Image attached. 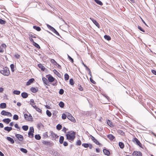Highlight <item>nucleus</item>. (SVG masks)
Segmentation results:
<instances>
[{"label": "nucleus", "mask_w": 156, "mask_h": 156, "mask_svg": "<svg viewBox=\"0 0 156 156\" xmlns=\"http://www.w3.org/2000/svg\"><path fill=\"white\" fill-rule=\"evenodd\" d=\"M75 133L73 131L69 132L66 135L67 139L69 140H73L75 138Z\"/></svg>", "instance_id": "obj_1"}, {"label": "nucleus", "mask_w": 156, "mask_h": 156, "mask_svg": "<svg viewBox=\"0 0 156 156\" xmlns=\"http://www.w3.org/2000/svg\"><path fill=\"white\" fill-rule=\"evenodd\" d=\"M0 73L2 74L5 76H8L10 74V71L9 69L7 67H5L1 70Z\"/></svg>", "instance_id": "obj_2"}, {"label": "nucleus", "mask_w": 156, "mask_h": 156, "mask_svg": "<svg viewBox=\"0 0 156 156\" xmlns=\"http://www.w3.org/2000/svg\"><path fill=\"white\" fill-rule=\"evenodd\" d=\"M1 114L2 115L7 116L9 117H11L12 116L11 113L7 112L5 110H3Z\"/></svg>", "instance_id": "obj_3"}, {"label": "nucleus", "mask_w": 156, "mask_h": 156, "mask_svg": "<svg viewBox=\"0 0 156 156\" xmlns=\"http://www.w3.org/2000/svg\"><path fill=\"white\" fill-rule=\"evenodd\" d=\"M67 118L69 119L73 122H76V120L74 118L72 115L71 114L69 113H68Z\"/></svg>", "instance_id": "obj_4"}, {"label": "nucleus", "mask_w": 156, "mask_h": 156, "mask_svg": "<svg viewBox=\"0 0 156 156\" xmlns=\"http://www.w3.org/2000/svg\"><path fill=\"white\" fill-rule=\"evenodd\" d=\"M132 155L133 156H142V154L140 151H135L133 152Z\"/></svg>", "instance_id": "obj_5"}, {"label": "nucleus", "mask_w": 156, "mask_h": 156, "mask_svg": "<svg viewBox=\"0 0 156 156\" xmlns=\"http://www.w3.org/2000/svg\"><path fill=\"white\" fill-rule=\"evenodd\" d=\"M16 137L20 141H22L23 139V136L19 134H16L15 135Z\"/></svg>", "instance_id": "obj_6"}, {"label": "nucleus", "mask_w": 156, "mask_h": 156, "mask_svg": "<svg viewBox=\"0 0 156 156\" xmlns=\"http://www.w3.org/2000/svg\"><path fill=\"white\" fill-rule=\"evenodd\" d=\"M133 141L134 143H136L137 144L140 146L141 144L140 142V141L136 138H134L133 139Z\"/></svg>", "instance_id": "obj_7"}, {"label": "nucleus", "mask_w": 156, "mask_h": 156, "mask_svg": "<svg viewBox=\"0 0 156 156\" xmlns=\"http://www.w3.org/2000/svg\"><path fill=\"white\" fill-rule=\"evenodd\" d=\"M30 104L34 108L36 106L34 100L33 99L30 100Z\"/></svg>", "instance_id": "obj_8"}, {"label": "nucleus", "mask_w": 156, "mask_h": 156, "mask_svg": "<svg viewBox=\"0 0 156 156\" xmlns=\"http://www.w3.org/2000/svg\"><path fill=\"white\" fill-rule=\"evenodd\" d=\"M48 79L49 81L50 82H54L56 80L51 75L48 76Z\"/></svg>", "instance_id": "obj_9"}, {"label": "nucleus", "mask_w": 156, "mask_h": 156, "mask_svg": "<svg viewBox=\"0 0 156 156\" xmlns=\"http://www.w3.org/2000/svg\"><path fill=\"white\" fill-rule=\"evenodd\" d=\"M90 19L94 23L97 27L98 28H99L100 26L99 23L96 21V20L93 19L91 18Z\"/></svg>", "instance_id": "obj_10"}, {"label": "nucleus", "mask_w": 156, "mask_h": 156, "mask_svg": "<svg viewBox=\"0 0 156 156\" xmlns=\"http://www.w3.org/2000/svg\"><path fill=\"white\" fill-rule=\"evenodd\" d=\"M34 80L33 78H32L31 79H30L28 81L27 83V85L28 86L30 85L34 81Z\"/></svg>", "instance_id": "obj_11"}, {"label": "nucleus", "mask_w": 156, "mask_h": 156, "mask_svg": "<svg viewBox=\"0 0 156 156\" xmlns=\"http://www.w3.org/2000/svg\"><path fill=\"white\" fill-rule=\"evenodd\" d=\"M103 152L105 154V155H106L108 156V155H109V154H110V153L109 151L108 150H107L106 149H104L103 150Z\"/></svg>", "instance_id": "obj_12"}, {"label": "nucleus", "mask_w": 156, "mask_h": 156, "mask_svg": "<svg viewBox=\"0 0 156 156\" xmlns=\"http://www.w3.org/2000/svg\"><path fill=\"white\" fill-rule=\"evenodd\" d=\"M7 139L9 141H10L11 143L13 144L14 143V140L12 138H11L10 137H6Z\"/></svg>", "instance_id": "obj_13"}, {"label": "nucleus", "mask_w": 156, "mask_h": 156, "mask_svg": "<svg viewBox=\"0 0 156 156\" xmlns=\"http://www.w3.org/2000/svg\"><path fill=\"white\" fill-rule=\"evenodd\" d=\"M21 96L23 98H26L28 97V95L27 93L23 92L21 94Z\"/></svg>", "instance_id": "obj_14"}, {"label": "nucleus", "mask_w": 156, "mask_h": 156, "mask_svg": "<svg viewBox=\"0 0 156 156\" xmlns=\"http://www.w3.org/2000/svg\"><path fill=\"white\" fill-rule=\"evenodd\" d=\"M6 107V105L5 103H2L0 105V108H4Z\"/></svg>", "instance_id": "obj_15"}, {"label": "nucleus", "mask_w": 156, "mask_h": 156, "mask_svg": "<svg viewBox=\"0 0 156 156\" xmlns=\"http://www.w3.org/2000/svg\"><path fill=\"white\" fill-rule=\"evenodd\" d=\"M3 121L5 123L8 124L11 121V120L9 118L5 119L3 120Z\"/></svg>", "instance_id": "obj_16"}, {"label": "nucleus", "mask_w": 156, "mask_h": 156, "mask_svg": "<svg viewBox=\"0 0 156 156\" xmlns=\"http://www.w3.org/2000/svg\"><path fill=\"white\" fill-rule=\"evenodd\" d=\"M4 129L8 132H9L12 129V128L11 127L7 126L4 127Z\"/></svg>", "instance_id": "obj_17"}, {"label": "nucleus", "mask_w": 156, "mask_h": 156, "mask_svg": "<svg viewBox=\"0 0 156 156\" xmlns=\"http://www.w3.org/2000/svg\"><path fill=\"white\" fill-rule=\"evenodd\" d=\"M91 139L95 144L98 145L99 144V142L94 137L92 136Z\"/></svg>", "instance_id": "obj_18"}, {"label": "nucleus", "mask_w": 156, "mask_h": 156, "mask_svg": "<svg viewBox=\"0 0 156 156\" xmlns=\"http://www.w3.org/2000/svg\"><path fill=\"white\" fill-rule=\"evenodd\" d=\"M107 136L111 140H113L115 138V137L112 134H109Z\"/></svg>", "instance_id": "obj_19"}, {"label": "nucleus", "mask_w": 156, "mask_h": 156, "mask_svg": "<svg viewBox=\"0 0 156 156\" xmlns=\"http://www.w3.org/2000/svg\"><path fill=\"white\" fill-rule=\"evenodd\" d=\"M42 79L44 83L46 85H48V82L47 79L45 77H43L42 78Z\"/></svg>", "instance_id": "obj_20"}, {"label": "nucleus", "mask_w": 156, "mask_h": 156, "mask_svg": "<svg viewBox=\"0 0 156 156\" xmlns=\"http://www.w3.org/2000/svg\"><path fill=\"white\" fill-rule=\"evenodd\" d=\"M64 140V137L63 136H61L59 138V142L60 144H62L63 143Z\"/></svg>", "instance_id": "obj_21"}, {"label": "nucleus", "mask_w": 156, "mask_h": 156, "mask_svg": "<svg viewBox=\"0 0 156 156\" xmlns=\"http://www.w3.org/2000/svg\"><path fill=\"white\" fill-rule=\"evenodd\" d=\"M38 67L41 68L42 70L44 71L45 69L44 67L41 64H39L38 65Z\"/></svg>", "instance_id": "obj_22"}, {"label": "nucleus", "mask_w": 156, "mask_h": 156, "mask_svg": "<svg viewBox=\"0 0 156 156\" xmlns=\"http://www.w3.org/2000/svg\"><path fill=\"white\" fill-rule=\"evenodd\" d=\"M95 2L98 4L102 5H103L102 3L99 0H94Z\"/></svg>", "instance_id": "obj_23"}, {"label": "nucleus", "mask_w": 156, "mask_h": 156, "mask_svg": "<svg viewBox=\"0 0 156 156\" xmlns=\"http://www.w3.org/2000/svg\"><path fill=\"white\" fill-rule=\"evenodd\" d=\"M30 90L33 93H36L37 91V89L34 87H31Z\"/></svg>", "instance_id": "obj_24"}, {"label": "nucleus", "mask_w": 156, "mask_h": 156, "mask_svg": "<svg viewBox=\"0 0 156 156\" xmlns=\"http://www.w3.org/2000/svg\"><path fill=\"white\" fill-rule=\"evenodd\" d=\"M34 108L37 111L39 112H41V111H42L41 110V109L37 107L36 106L35 107H34Z\"/></svg>", "instance_id": "obj_25"}, {"label": "nucleus", "mask_w": 156, "mask_h": 156, "mask_svg": "<svg viewBox=\"0 0 156 156\" xmlns=\"http://www.w3.org/2000/svg\"><path fill=\"white\" fill-rule=\"evenodd\" d=\"M22 128L25 131L27 130L28 129V127L27 126H22Z\"/></svg>", "instance_id": "obj_26"}, {"label": "nucleus", "mask_w": 156, "mask_h": 156, "mask_svg": "<svg viewBox=\"0 0 156 156\" xmlns=\"http://www.w3.org/2000/svg\"><path fill=\"white\" fill-rule=\"evenodd\" d=\"M119 146L121 148H123L124 147V144L123 143L121 142H119Z\"/></svg>", "instance_id": "obj_27"}, {"label": "nucleus", "mask_w": 156, "mask_h": 156, "mask_svg": "<svg viewBox=\"0 0 156 156\" xmlns=\"http://www.w3.org/2000/svg\"><path fill=\"white\" fill-rule=\"evenodd\" d=\"M20 151L24 153H27V150L23 148H21L20 149Z\"/></svg>", "instance_id": "obj_28"}, {"label": "nucleus", "mask_w": 156, "mask_h": 156, "mask_svg": "<svg viewBox=\"0 0 156 156\" xmlns=\"http://www.w3.org/2000/svg\"><path fill=\"white\" fill-rule=\"evenodd\" d=\"M32 132H29L28 135V136L30 138H32L33 137L34 134Z\"/></svg>", "instance_id": "obj_29"}, {"label": "nucleus", "mask_w": 156, "mask_h": 156, "mask_svg": "<svg viewBox=\"0 0 156 156\" xmlns=\"http://www.w3.org/2000/svg\"><path fill=\"white\" fill-rule=\"evenodd\" d=\"M65 79L66 80H67L69 79V75L66 73L64 75Z\"/></svg>", "instance_id": "obj_30"}, {"label": "nucleus", "mask_w": 156, "mask_h": 156, "mask_svg": "<svg viewBox=\"0 0 156 156\" xmlns=\"http://www.w3.org/2000/svg\"><path fill=\"white\" fill-rule=\"evenodd\" d=\"M33 28L35 29H36L38 31H40L41 30V28L38 27H36V26H34Z\"/></svg>", "instance_id": "obj_31"}, {"label": "nucleus", "mask_w": 156, "mask_h": 156, "mask_svg": "<svg viewBox=\"0 0 156 156\" xmlns=\"http://www.w3.org/2000/svg\"><path fill=\"white\" fill-rule=\"evenodd\" d=\"M13 94L16 95H19L20 93V92L19 90H14L13 92Z\"/></svg>", "instance_id": "obj_32"}, {"label": "nucleus", "mask_w": 156, "mask_h": 156, "mask_svg": "<svg viewBox=\"0 0 156 156\" xmlns=\"http://www.w3.org/2000/svg\"><path fill=\"white\" fill-rule=\"evenodd\" d=\"M10 68L11 69V71L12 72H14V65L13 64H11L10 65Z\"/></svg>", "instance_id": "obj_33"}, {"label": "nucleus", "mask_w": 156, "mask_h": 156, "mask_svg": "<svg viewBox=\"0 0 156 156\" xmlns=\"http://www.w3.org/2000/svg\"><path fill=\"white\" fill-rule=\"evenodd\" d=\"M68 115V113H67L66 114H62V118L63 119H66V117H67V115Z\"/></svg>", "instance_id": "obj_34"}, {"label": "nucleus", "mask_w": 156, "mask_h": 156, "mask_svg": "<svg viewBox=\"0 0 156 156\" xmlns=\"http://www.w3.org/2000/svg\"><path fill=\"white\" fill-rule=\"evenodd\" d=\"M46 114L49 117H51V113L48 110L46 111Z\"/></svg>", "instance_id": "obj_35"}, {"label": "nucleus", "mask_w": 156, "mask_h": 156, "mask_svg": "<svg viewBox=\"0 0 156 156\" xmlns=\"http://www.w3.org/2000/svg\"><path fill=\"white\" fill-rule=\"evenodd\" d=\"M35 139L37 140H40L41 138V136L39 135H36L35 136Z\"/></svg>", "instance_id": "obj_36"}, {"label": "nucleus", "mask_w": 156, "mask_h": 156, "mask_svg": "<svg viewBox=\"0 0 156 156\" xmlns=\"http://www.w3.org/2000/svg\"><path fill=\"white\" fill-rule=\"evenodd\" d=\"M59 105L61 108H63L64 106V104L62 102H60L59 103Z\"/></svg>", "instance_id": "obj_37"}, {"label": "nucleus", "mask_w": 156, "mask_h": 156, "mask_svg": "<svg viewBox=\"0 0 156 156\" xmlns=\"http://www.w3.org/2000/svg\"><path fill=\"white\" fill-rule=\"evenodd\" d=\"M33 119L32 117L30 114L28 116V119H27V121H31Z\"/></svg>", "instance_id": "obj_38"}, {"label": "nucleus", "mask_w": 156, "mask_h": 156, "mask_svg": "<svg viewBox=\"0 0 156 156\" xmlns=\"http://www.w3.org/2000/svg\"><path fill=\"white\" fill-rule=\"evenodd\" d=\"M62 126L60 124H58L56 126V128L58 130H60L61 129Z\"/></svg>", "instance_id": "obj_39"}, {"label": "nucleus", "mask_w": 156, "mask_h": 156, "mask_svg": "<svg viewBox=\"0 0 156 156\" xmlns=\"http://www.w3.org/2000/svg\"><path fill=\"white\" fill-rule=\"evenodd\" d=\"M107 123L110 126H112V122L109 120H108L107 121Z\"/></svg>", "instance_id": "obj_40"}, {"label": "nucleus", "mask_w": 156, "mask_h": 156, "mask_svg": "<svg viewBox=\"0 0 156 156\" xmlns=\"http://www.w3.org/2000/svg\"><path fill=\"white\" fill-rule=\"evenodd\" d=\"M104 38L105 39H107V40H110L111 39L110 37H109V36H108L107 35H105L104 36Z\"/></svg>", "instance_id": "obj_41"}, {"label": "nucleus", "mask_w": 156, "mask_h": 156, "mask_svg": "<svg viewBox=\"0 0 156 156\" xmlns=\"http://www.w3.org/2000/svg\"><path fill=\"white\" fill-rule=\"evenodd\" d=\"M51 135L53 137H58L57 136L56 134H55L54 133L52 132L51 133Z\"/></svg>", "instance_id": "obj_42"}, {"label": "nucleus", "mask_w": 156, "mask_h": 156, "mask_svg": "<svg viewBox=\"0 0 156 156\" xmlns=\"http://www.w3.org/2000/svg\"><path fill=\"white\" fill-rule=\"evenodd\" d=\"M13 119L16 120L18 119V116L16 115H14L13 117Z\"/></svg>", "instance_id": "obj_43"}, {"label": "nucleus", "mask_w": 156, "mask_h": 156, "mask_svg": "<svg viewBox=\"0 0 156 156\" xmlns=\"http://www.w3.org/2000/svg\"><path fill=\"white\" fill-rule=\"evenodd\" d=\"M5 21L2 20V19H0V23L4 24H5Z\"/></svg>", "instance_id": "obj_44"}, {"label": "nucleus", "mask_w": 156, "mask_h": 156, "mask_svg": "<svg viewBox=\"0 0 156 156\" xmlns=\"http://www.w3.org/2000/svg\"><path fill=\"white\" fill-rule=\"evenodd\" d=\"M69 83L71 85H73L74 84V82L73 79H70L69 80Z\"/></svg>", "instance_id": "obj_45"}, {"label": "nucleus", "mask_w": 156, "mask_h": 156, "mask_svg": "<svg viewBox=\"0 0 156 156\" xmlns=\"http://www.w3.org/2000/svg\"><path fill=\"white\" fill-rule=\"evenodd\" d=\"M53 72L55 74L58 76V74H59V73L55 69H54L53 70Z\"/></svg>", "instance_id": "obj_46"}, {"label": "nucleus", "mask_w": 156, "mask_h": 156, "mask_svg": "<svg viewBox=\"0 0 156 156\" xmlns=\"http://www.w3.org/2000/svg\"><path fill=\"white\" fill-rule=\"evenodd\" d=\"M34 45L37 48H40V46H39V45L37 44V43L35 42H34Z\"/></svg>", "instance_id": "obj_47"}, {"label": "nucleus", "mask_w": 156, "mask_h": 156, "mask_svg": "<svg viewBox=\"0 0 156 156\" xmlns=\"http://www.w3.org/2000/svg\"><path fill=\"white\" fill-rule=\"evenodd\" d=\"M82 146L86 148H87L89 147V144H83Z\"/></svg>", "instance_id": "obj_48"}, {"label": "nucleus", "mask_w": 156, "mask_h": 156, "mask_svg": "<svg viewBox=\"0 0 156 156\" xmlns=\"http://www.w3.org/2000/svg\"><path fill=\"white\" fill-rule=\"evenodd\" d=\"M64 90L62 89H61L59 91V93L60 94H62L64 93Z\"/></svg>", "instance_id": "obj_49"}, {"label": "nucleus", "mask_w": 156, "mask_h": 156, "mask_svg": "<svg viewBox=\"0 0 156 156\" xmlns=\"http://www.w3.org/2000/svg\"><path fill=\"white\" fill-rule=\"evenodd\" d=\"M29 132H34V129L33 127H31L30 128V131Z\"/></svg>", "instance_id": "obj_50"}, {"label": "nucleus", "mask_w": 156, "mask_h": 156, "mask_svg": "<svg viewBox=\"0 0 156 156\" xmlns=\"http://www.w3.org/2000/svg\"><path fill=\"white\" fill-rule=\"evenodd\" d=\"M51 62L53 64H57V63L53 59H51Z\"/></svg>", "instance_id": "obj_51"}, {"label": "nucleus", "mask_w": 156, "mask_h": 156, "mask_svg": "<svg viewBox=\"0 0 156 156\" xmlns=\"http://www.w3.org/2000/svg\"><path fill=\"white\" fill-rule=\"evenodd\" d=\"M24 115L25 119L27 120V119H28V115L27 114H25Z\"/></svg>", "instance_id": "obj_52"}, {"label": "nucleus", "mask_w": 156, "mask_h": 156, "mask_svg": "<svg viewBox=\"0 0 156 156\" xmlns=\"http://www.w3.org/2000/svg\"><path fill=\"white\" fill-rule=\"evenodd\" d=\"M81 142L80 140H78L77 142V144L78 145H80L81 144Z\"/></svg>", "instance_id": "obj_53"}, {"label": "nucleus", "mask_w": 156, "mask_h": 156, "mask_svg": "<svg viewBox=\"0 0 156 156\" xmlns=\"http://www.w3.org/2000/svg\"><path fill=\"white\" fill-rule=\"evenodd\" d=\"M54 82L52 83V85L53 86H55L57 85V81L56 80H55Z\"/></svg>", "instance_id": "obj_54"}, {"label": "nucleus", "mask_w": 156, "mask_h": 156, "mask_svg": "<svg viewBox=\"0 0 156 156\" xmlns=\"http://www.w3.org/2000/svg\"><path fill=\"white\" fill-rule=\"evenodd\" d=\"M68 58H69L71 60V62H73V59L71 57H70L69 55H68Z\"/></svg>", "instance_id": "obj_55"}, {"label": "nucleus", "mask_w": 156, "mask_h": 156, "mask_svg": "<svg viewBox=\"0 0 156 156\" xmlns=\"http://www.w3.org/2000/svg\"><path fill=\"white\" fill-rule=\"evenodd\" d=\"M138 28L141 31H143V32H144V30L140 27L138 26Z\"/></svg>", "instance_id": "obj_56"}, {"label": "nucleus", "mask_w": 156, "mask_h": 156, "mask_svg": "<svg viewBox=\"0 0 156 156\" xmlns=\"http://www.w3.org/2000/svg\"><path fill=\"white\" fill-rule=\"evenodd\" d=\"M14 56L16 58H19L20 57V55H18V54H15L14 55Z\"/></svg>", "instance_id": "obj_57"}, {"label": "nucleus", "mask_w": 156, "mask_h": 156, "mask_svg": "<svg viewBox=\"0 0 156 156\" xmlns=\"http://www.w3.org/2000/svg\"><path fill=\"white\" fill-rule=\"evenodd\" d=\"M14 126H15V127L17 129H20V127L18 126L17 124H16Z\"/></svg>", "instance_id": "obj_58"}, {"label": "nucleus", "mask_w": 156, "mask_h": 156, "mask_svg": "<svg viewBox=\"0 0 156 156\" xmlns=\"http://www.w3.org/2000/svg\"><path fill=\"white\" fill-rule=\"evenodd\" d=\"M1 46L2 47H3L4 48H5L6 46V45L4 44H2Z\"/></svg>", "instance_id": "obj_59"}, {"label": "nucleus", "mask_w": 156, "mask_h": 156, "mask_svg": "<svg viewBox=\"0 0 156 156\" xmlns=\"http://www.w3.org/2000/svg\"><path fill=\"white\" fill-rule=\"evenodd\" d=\"M4 49L2 48H1V46L0 45V52H4Z\"/></svg>", "instance_id": "obj_60"}, {"label": "nucleus", "mask_w": 156, "mask_h": 156, "mask_svg": "<svg viewBox=\"0 0 156 156\" xmlns=\"http://www.w3.org/2000/svg\"><path fill=\"white\" fill-rule=\"evenodd\" d=\"M83 64L86 68L88 70H90V69L85 64H84L83 63Z\"/></svg>", "instance_id": "obj_61"}, {"label": "nucleus", "mask_w": 156, "mask_h": 156, "mask_svg": "<svg viewBox=\"0 0 156 156\" xmlns=\"http://www.w3.org/2000/svg\"><path fill=\"white\" fill-rule=\"evenodd\" d=\"M50 29L53 32L55 31V30L54 28H53V27H51V26H50Z\"/></svg>", "instance_id": "obj_62"}, {"label": "nucleus", "mask_w": 156, "mask_h": 156, "mask_svg": "<svg viewBox=\"0 0 156 156\" xmlns=\"http://www.w3.org/2000/svg\"><path fill=\"white\" fill-rule=\"evenodd\" d=\"M63 145L65 146H66L68 145V143L66 141H65L63 143Z\"/></svg>", "instance_id": "obj_63"}, {"label": "nucleus", "mask_w": 156, "mask_h": 156, "mask_svg": "<svg viewBox=\"0 0 156 156\" xmlns=\"http://www.w3.org/2000/svg\"><path fill=\"white\" fill-rule=\"evenodd\" d=\"M152 73L156 75V71L154 70H152Z\"/></svg>", "instance_id": "obj_64"}]
</instances>
